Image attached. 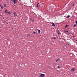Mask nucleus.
Listing matches in <instances>:
<instances>
[{"instance_id":"nucleus-1","label":"nucleus","mask_w":77,"mask_h":77,"mask_svg":"<svg viewBox=\"0 0 77 77\" xmlns=\"http://www.w3.org/2000/svg\"><path fill=\"white\" fill-rule=\"evenodd\" d=\"M40 77H44L45 76V74H40Z\"/></svg>"},{"instance_id":"nucleus-2","label":"nucleus","mask_w":77,"mask_h":77,"mask_svg":"<svg viewBox=\"0 0 77 77\" xmlns=\"http://www.w3.org/2000/svg\"><path fill=\"white\" fill-rule=\"evenodd\" d=\"M51 24H52V26H54V27H55L56 26V25H55V24L54 23L52 22L51 23Z\"/></svg>"},{"instance_id":"nucleus-3","label":"nucleus","mask_w":77,"mask_h":77,"mask_svg":"<svg viewBox=\"0 0 77 77\" xmlns=\"http://www.w3.org/2000/svg\"><path fill=\"white\" fill-rule=\"evenodd\" d=\"M13 14L14 15V17H16V16H17V13H16V12H14L13 13Z\"/></svg>"},{"instance_id":"nucleus-4","label":"nucleus","mask_w":77,"mask_h":77,"mask_svg":"<svg viewBox=\"0 0 77 77\" xmlns=\"http://www.w3.org/2000/svg\"><path fill=\"white\" fill-rule=\"evenodd\" d=\"M75 70V68H74L72 69L71 71L73 72V71H74Z\"/></svg>"},{"instance_id":"nucleus-5","label":"nucleus","mask_w":77,"mask_h":77,"mask_svg":"<svg viewBox=\"0 0 77 77\" xmlns=\"http://www.w3.org/2000/svg\"><path fill=\"white\" fill-rule=\"evenodd\" d=\"M38 33H41V30H38Z\"/></svg>"},{"instance_id":"nucleus-6","label":"nucleus","mask_w":77,"mask_h":77,"mask_svg":"<svg viewBox=\"0 0 77 77\" xmlns=\"http://www.w3.org/2000/svg\"><path fill=\"white\" fill-rule=\"evenodd\" d=\"M5 12L7 14L8 13V10H5Z\"/></svg>"},{"instance_id":"nucleus-7","label":"nucleus","mask_w":77,"mask_h":77,"mask_svg":"<svg viewBox=\"0 0 77 77\" xmlns=\"http://www.w3.org/2000/svg\"><path fill=\"white\" fill-rule=\"evenodd\" d=\"M7 13L8 14V15H10V14H11V12H8Z\"/></svg>"},{"instance_id":"nucleus-8","label":"nucleus","mask_w":77,"mask_h":77,"mask_svg":"<svg viewBox=\"0 0 77 77\" xmlns=\"http://www.w3.org/2000/svg\"><path fill=\"white\" fill-rule=\"evenodd\" d=\"M0 6L1 7L2 9H3V7L2 6L0 5Z\"/></svg>"},{"instance_id":"nucleus-9","label":"nucleus","mask_w":77,"mask_h":77,"mask_svg":"<svg viewBox=\"0 0 77 77\" xmlns=\"http://www.w3.org/2000/svg\"><path fill=\"white\" fill-rule=\"evenodd\" d=\"M57 33H58V34H60V32L59 31H58Z\"/></svg>"},{"instance_id":"nucleus-10","label":"nucleus","mask_w":77,"mask_h":77,"mask_svg":"<svg viewBox=\"0 0 77 77\" xmlns=\"http://www.w3.org/2000/svg\"><path fill=\"white\" fill-rule=\"evenodd\" d=\"M77 26V24H74L73 26V27H75V26Z\"/></svg>"},{"instance_id":"nucleus-11","label":"nucleus","mask_w":77,"mask_h":77,"mask_svg":"<svg viewBox=\"0 0 77 77\" xmlns=\"http://www.w3.org/2000/svg\"><path fill=\"white\" fill-rule=\"evenodd\" d=\"M39 4V3L37 4V8H38L39 7V5H38V4Z\"/></svg>"},{"instance_id":"nucleus-12","label":"nucleus","mask_w":77,"mask_h":77,"mask_svg":"<svg viewBox=\"0 0 77 77\" xmlns=\"http://www.w3.org/2000/svg\"><path fill=\"white\" fill-rule=\"evenodd\" d=\"M69 15H68V16L67 17V18H69Z\"/></svg>"},{"instance_id":"nucleus-13","label":"nucleus","mask_w":77,"mask_h":77,"mask_svg":"<svg viewBox=\"0 0 77 77\" xmlns=\"http://www.w3.org/2000/svg\"><path fill=\"white\" fill-rule=\"evenodd\" d=\"M68 25H66V26H65V27H68Z\"/></svg>"},{"instance_id":"nucleus-14","label":"nucleus","mask_w":77,"mask_h":77,"mask_svg":"<svg viewBox=\"0 0 77 77\" xmlns=\"http://www.w3.org/2000/svg\"><path fill=\"white\" fill-rule=\"evenodd\" d=\"M59 60V59H57L56 60V62H57Z\"/></svg>"},{"instance_id":"nucleus-15","label":"nucleus","mask_w":77,"mask_h":77,"mask_svg":"<svg viewBox=\"0 0 77 77\" xmlns=\"http://www.w3.org/2000/svg\"><path fill=\"white\" fill-rule=\"evenodd\" d=\"M33 33H36V34H37L38 33H36V32H33Z\"/></svg>"},{"instance_id":"nucleus-16","label":"nucleus","mask_w":77,"mask_h":77,"mask_svg":"<svg viewBox=\"0 0 77 77\" xmlns=\"http://www.w3.org/2000/svg\"><path fill=\"white\" fill-rule=\"evenodd\" d=\"M4 6L5 7H6V5H4Z\"/></svg>"},{"instance_id":"nucleus-17","label":"nucleus","mask_w":77,"mask_h":77,"mask_svg":"<svg viewBox=\"0 0 77 77\" xmlns=\"http://www.w3.org/2000/svg\"><path fill=\"white\" fill-rule=\"evenodd\" d=\"M56 38L55 37H54V39H56Z\"/></svg>"},{"instance_id":"nucleus-18","label":"nucleus","mask_w":77,"mask_h":77,"mask_svg":"<svg viewBox=\"0 0 77 77\" xmlns=\"http://www.w3.org/2000/svg\"><path fill=\"white\" fill-rule=\"evenodd\" d=\"M59 68H60V67H59V66H57V68H58V69H59Z\"/></svg>"},{"instance_id":"nucleus-19","label":"nucleus","mask_w":77,"mask_h":77,"mask_svg":"<svg viewBox=\"0 0 77 77\" xmlns=\"http://www.w3.org/2000/svg\"><path fill=\"white\" fill-rule=\"evenodd\" d=\"M73 38H74V37H75V36L74 35H73Z\"/></svg>"},{"instance_id":"nucleus-20","label":"nucleus","mask_w":77,"mask_h":77,"mask_svg":"<svg viewBox=\"0 0 77 77\" xmlns=\"http://www.w3.org/2000/svg\"><path fill=\"white\" fill-rule=\"evenodd\" d=\"M30 34L29 35V36H30Z\"/></svg>"},{"instance_id":"nucleus-21","label":"nucleus","mask_w":77,"mask_h":77,"mask_svg":"<svg viewBox=\"0 0 77 77\" xmlns=\"http://www.w3.org/2000/svg\"><path fill=\"white\" fill-rule=\"evenodd\" d=\"M73 6H74V5H73Z\"/></svg>"}]
</instances>
